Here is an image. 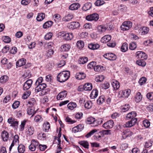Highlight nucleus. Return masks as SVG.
I'll list each match as a JSON object with an SVG mask.
<instances>
[{
  "label": "nucleus",
  "mask_w": 153,
  "mask_h": 153,
  "mask_svg": "<svg viewBox=\"0 0 153 153\" xmlns=\"http://www.w3.org/2000/svg\"><path fill=\"white\" fill-rule=\"evenodd\" d=\"M96 65V62L92 61L88 65L87 67L88 68H89L90 69H94Z\"/></svg>",
  "instance_id": "53"
},
{
  "label": "nucleus",
  "mask_w": 153,
  "mask_h": 153,
  "mask_svg": "<svg viewBox=\"0 0 153 153\" xmlns=\"http://www.w3.org/2000/svg\"><path fill=\"white\" fill-rule=\"evenodd\" d=\"M8 123L11 124L10 126L17 129L18 127L19 121L14 118L11 117L9 118L7 120Z\"/></svg>",
  "instance_id": "6"
},
{
  "label": "nucleus",
  "mask_w": 153,
  "mask_h": 153,
  "mask_svg": "<svg viewBox=\"0 0 153 153\" xmlns=\"http://www.w3.org/2000/svg\"><path fill=\"white\" fill-rule=\"evenodd\" d=\"M67 93V91H63L60 92L57 96V99L58 100H62L66 97Z\"/></svg>",
  "instance_id": "13"
},
{
  "label": "nucleus",
  "mask_w": 153,
  "mask_h": 153,
  "mask_svg": "<svg viewBox=\"0 0 153 153\" xmlns=\"http://www.w3.org/2000/svg\"><path fill=\"white\" fill-rule=\"evenodd\" d=\"M77 47L80 49L82 48L84 46V43L82 41L79 40L76 43Z\"/></svg>",
  "instance_id": "39"
},
{
  "label": "nucleus",
  "mask_w": 153,
  "mask_h": 153,
  "mask_svg": "<svg viewBox=\"0 0 153 153\" xmlns=\"http://www.w3.org/2000/svg\"><path fill=\"white\" fill-rule=\"evenodd\" d=\"M97 131V130L96 129L92 130L85 135V137L87 138H89L94 133Z\"/></svg>",
  "instance_id": "56"
},
{
  "label": "nucleus",
  "mask_w": 153,
  "mask_h": 153,
  "mask_svg": "<svg viewBox=\"0 0 153 153\" xmlns=\"http://www.w3.org/2000/svg\"><path fill=\"white\" fill-rule=\"evenodd\" d=\"M132 133L130 131H125L123 132L122 134L123 139H125L127 137H130L132 135Z\"/></svg>",
  "instance_id": "31"
},
{
  "label": "nucleus",
  "mask_w": 153,
  "mask_h": 153,
  "mask_svg": "<svg viewBox=\"0 0 153 153\" xmlns=\"http://www.w3.org/2000/svg\"><path fill=\"white\" fill-rule=\"evenodd\" d=\"M104 57L106 59L111 60H114L116 59L117 56L113 53H108L104 54Z\"/></svg>",
  "instance_id": "9"
},
{
  "label": "nucleus",
  "mask_w": 153,
  "mask_h": 153,
  "mask_svg": "<svg viewBox=\"0 0 153 153\" xmlns=\"http://www.w3.org/2000/svg\"><path fill=\"white\" fill-rule=\"evenodd\" d=\"M103 121V119L102 118H100L98 119V120H95H95L94 121V122L93 123H92V126H96L100 124H101Z\"/></svg>",
  "instance_id": "40"
},
{
  "label": "nucleus",
  "mask_w": 153,
  "mask_h": 153,
  "mask_svg": "<svg viewBox=\"0 0 153 153\" xmlns=\"http://www.w3.org/2000/svg\"><path fill=\"white\" fill-rule=\"evenodd\" d=\"M137 48V45L136 43L134 42H132L130 44L129 48L131 50H134Z\"/></svg>",
  "instance_id": "61"
},
{
  "label": "nucleus",
  "mask_w": 153,
  "mask_h": 153,
  "mask_svg": "<svg viewBox=\"0 0 153 153\" xmlns=\"http://www.w3.org/2000/svg\"><path fill=\"white\" fill-rule=\"evenodd\" d=\"M95 118L92 117L88 118L86 120L87 123L88 124H92L94 122Z\"/></svg>",
  "instance_id": "57"
},
{
  "label": "nucleus",
  "mask_w": 153,
  "mask_h": 153,
  "mask_svg": "<svg viewBox=\"0 0 153 153\" xmlns=\"http://www.w3.org/2000/svg\"><path fill=\"white\" fill-rule=\"evenodd\" d=\"M79 143L86 149L89 148V145L88 142L87 141L82 140L79 142Z\"/></svg>",
  "instance_id": "30"
},
{
  "label": "nucleus",
  "mask_w": 153,
  "mask_h": 153,
  "mask_svg": "<svg viewBox=\"0 0 153 153\" xmlns=\"http://www.w3.org/2000/svg\"><path fill=\"white\" fill-rule=\"evenodd\" d=\"M85 107L87 109H90L92 106V103L91 101H88L85 103Z\"/></svg>",
  "instance_id": "55"
},
{
  "label": "nucleus",
  "mask_w": 153,
  "mask_h": 153,
  "mask_svg": "<svg viewBox=\"0 0 153 153\" xmlns=\"http://www.w3.org/2000/svg\"><path fill=\"white\" fill-rule=\"evenodd\" d=\"M132 26V23L130 21H125L120 26L121 29L123 31H125L129 29Z\"/></svg>",
  "instance_id": "2"
},
{
  "label": "nucleus",
  "mask_w": 153,
  "mask_h": 153,
  "mask_svg": "<svg viewBox=\"0 0 153 153\" xmlns=\"http://www.w3.org/2000/svg\"><path fill=\"white\" fill-rule=\"evenodd\" d=\"M111 130H103L100 131L99 133L101 135L103 136L104 135H110L111 134Z\"/></svg>",
  "instance_id": "44"
},
{
  "label": "nucleus",
  "mask_w": 153,
  "mask_h": 153,
  "mask_svg": "<svg viewBox=\"0 0 153 153\" xmlns=\"http://www.w3.org/2000/svg\"><path fill=\"white\" fill-rule=\"evenodd\" d=\"M131 94V90L129 89L120 91L119 92V97L127 98Z\"/></svg>",
  "instance_id": "5"
},
{
  "label": "nucleus",
  "mask_w": 153,
  "mask_h": 153,
  "mask_svg": "<svg viewBox=\"0 0 153 153\" xmlns=\"http://www.w3.org/2000/svg\"><path fill=\"white\" fill-rule=\"evenodd\" d=\"M146 97L149 100H153V92H149L146 94Z\"/></svg>",
  "instance_id": "63"
},
{
  "label": "nucleus",
  "mask_w": 153,
  "mask_h": 153,
  "mask_svg": "<svg viewBox=\"0 0 153 153\" xmlns=\"http://www.w3.org/2000/svg\"><path fill=\"white\" fill-rule=\"evenodd\" d=\"M88 61V58L86 57H82L80 58L78 61L79 64H83L85 63Z\"/></svg>",
  "instance_id": "33"
},
{
  "label": "nucleus",
  "mask_w": 153,
  "mask_h": 153,
  "mask_svg": "<svg viewBox=\"0 0 153 153\" xmlns=\"http://www.w3.org/2000/svg\"><path fill=\"white\" fill-rule=\"evenodd\" d=\"M100 45L98 44H94L91 43L89 44L88 47L91 50H96L98 49L100 47Z\"/></svg>",
  "instance_id": "22"
},
{
  "label": "nucleus",
  "mask_w": 153,
  "mask_h": 153,
  "mask_svg": "<svg viewBox=\"0 0 153 153\" xmlns=\"http://www.w3.org/2000/svg\"><path fill=\"white\" fill-rule=\"evenodd\" d=\"M142 95L140 92H137L134 98V101L137 102H140L142 100Z\"/></svg>",
  "instance_id": "21"
},
{
  "label": "nucleus",
  "mask_w": 153,
  "mask_h": 153,
  "mask_svg": "<svg viewBox=\"0 0 153 153\" xmlns=\"http://www.w3.org/2000/svg\"><path fill=\"white\" fill-rule=\"evenodd\" d=\"M2 39L3 41L6 43H10L11 40V38L9 36H3Z\"/></svg>",
  "instance_id": "52"
},
{
  "label": "nucleus",
  "mask_w": 153,
  "mask_h": 153,
  "mask_svg": "<svg viewBox=\"0 0 153 153\" xmlns=\"http://www.w3.org/2000/svg\"><path fill=\"white\" fill-rule=\"evenodd\" d=\"M74 16L71 14H69L65 16L62 19V20L65 22H67L70 21L73 18Z\"/></svg>",
  "instance_id": "24"
},
{
  "label": "nucleus",
  "mask_w": 153,
  "mask_h": 153,
  "mask_svg": "<svg viewBox=\"0 0 153 153\" xmlns=\"http://www.w3.org/2000/svg\"><path fill=\"white\" fill-rule=\"evenodd\" d=\"M33 83L32 79H29L27 80L24 83L23 85V89L25 91L27 90L31 87Z\"/></svg>",
  "instance_id": "8"
},
{
  "label": "nucleus",
  "mask_w": 153,
  "mask_h": 153,
  "mask_svg": "<svg viewBox=\"0 0 153 153\" xmlns=\"http://www.w3.org/2000/svg\"><path fill=\"white\" fill-rule=\"evenodd\" d=\"M111 83L114 90H117L120 87L119 82L115 79H112L111 81Z\"/></svg>",
  "instance_id": "15"
},
{
  "label": "nucleus",
  "mask_w": 153,
  "mask_h": 153,
  "mask_svg": "<svg viewBox=\"0 0 153 153\" xmlns=\"http://www.w3.org/2000/svg\"><path fill=\"white\" fill-rule=\"evenodd\" d=\"M136 56L138 58L142 60L146 59L147 58V56L144 52L138 51L136 53Z\"/></svg>",
  "instance_id": "10"
},
{
  "label": "nucleus",
  "mask_w": 153,
  "mask_h": 153,
  "mask_svg": "<svg viewBox=\"0 0 153 153\" xmlns=\"http://www.w3.org/2000/svg\"><path fill=\"white\" fill-rule=\"evenodd\" d=\"M62 36L66 40H70L73 38L74 36L72 33H62Z\"/></svg>",
  "instance_id": "12"
},
{
  "label": "nucleus",
  "mask_w": 153,
  "mask_h": 153,
  "mask_svg": "<svg viewBox=\"0 0 153 153\" xmlns=\"http://www.w3.org/2000/svg\"><path fill=\"white\" fill-rule=\"evenodd\" d=\"M80 6V4L78 3H74L71 4L69 7L70 10H77Z\"/></svg>",
  "instance_id": "20"
},
{
  "label": "nucleus",
  "mask_w": 153,
  "mask_h": 153,
  "mask_svg": "<svg viewBox=\"0 0 153 153\" xmlns=\"http://www.w3.org/2000/svg\"><path fill=\"white\" fill-rule=\"evenodd\" d=\"M140 33H141V35H145L149 31V29L146 27H143L140 29Z\"/></svg>",
  "instance_id": "29"
},
{
  "label": "nucleus",
  "mask_w": 153,
  "mask_h": 153,
  "mask_svg": "<svg viewBox=\"0 0 153 153\" xmlns=\"http://www.w3.org/2000/svg\"><path fill=\"white\" fill-rule=\"evenodd\" d=\"M26 62V59L24 58L18 60L16 62V66L20 67L25 65Z\"/></svg>",
  "instance_id": "16"
},
{
  "label": "nucleus",
  "mask_w": 153,
  "mask_h": 153,
  "mask_svg": "<svg viewBox=\"0 0 153 153\" xmlns=\"http://www.w3.org/2000/svg\"><path fill=\"white\" fill-rule=\"evenodd\" d=\"M75 76L76 79L79 80L84 79L85 77L86 76L84 73L81 72L76 73Z\"/></svg>",
  "instance_id": "19"
},
{
  "label": "nucleus",
  "mask_w": 153,
  "mask_h": 153,
  "mask_svg": "<svg viewBox=\"0 0 153 153\" xmlns=\"http://www.w3.org/2000/svg\"><path fill=\"white\" fill-rule=\"evenodd\" d=\"M144 60H139L137 61V64L139 66H144L146 65V63L144 61Z\"/></svg>",
  "instance_id": "54"
},
{
  "label": "nucleus",
  "mask_w": 153,
  "mask_h": 153,
  "mask_svg": "<svg viewBox=\"0 0 153 153\" xmlns=\"http://www.w3.org/2000/svg\"><path fill=\"white\" fill-rule=\"evenodd\" d=\"M109 84L107 82H105L101 85V87L104 89H106L108 88L109 87Z\"/></svg>",
  "instance_id": "50"
},
{
  "label": "nucleus",
  "mask_w": 153,
  "mask_h": 153,
  "mask_svg": "<svg viewBox=\"0 0 153 153\" xmlns=\"http://www.w3.org/2000/svg\"><path fill=\"white\" fill-rule=\"evenodd\" d=\"M92 4L90 2H88L84 4L82 8L83 10L86 11L90 10Z\"/></svg>",
  "instance_id": "25"
},
{
  "label": "nucleus",
  "mask_w": 153,
  "mask_h": 153,
  "mask_svg": "<svg viewBox=\"0 0 153 153\" xmlns=\"http://www.w3.org/2000/svg\"><path fill=\"white\" fill-rule=\"evenodd\" d=\"M36 86L35 89V91L36 92H38L44 90L46 87V85L44 83L36 85Z\"/></svg>",
  "instance_id": "11"
},
{
  "label": "nucleus",
  "mask_w": 153,
  "mask_h": 153,
  "mask_svg": "<svg viewBox=\"0 0 153 153\" xmlns=\"http://www.w3.org/2000/svg\"><path fill=\"white\" fill-rule=\"evenodd\" d=\"M27 112L29 115H32L31 117L33 116L36 113V111L34 109L32 108V107H29L27 109Z\"/></svg>",
  "instance_id": "36"
},
{
  "label": "nucleus",
  "mask_w": 153,
  "mask_h": 153,
  "mask_svg": "<svg viewBox=\"0 0 153 153\" xmlns=\"http://www.w3.org/2000/svg\"><path fill=\"white\" fill-rule=\"evenodd\" d=\"M98 95V91L97 89H94L92 91L90 94V97L91 99L96 98Z\"/></svg>",
  "instance_id": "32"
},
{
  "label": "nucleus",
  "mask_w": 153,
  "mask_h": 153,
  "mask_svg": "<svg viewBox=\"0 0 153 153\" xmlns=\"http://www.w3.org/2000/svg\"><path fill=\"white\" fill-rule=\"evenodd\" d=\"M27 121L24 120L22 121L21 125L19 126V130L21 131H23L24 129L25 126Z\"/></svg>",
  "instance_id": "49"
},
{
  "label": "nucleus",
  "mask_w": 153,
  "mask_h": 153,
  "mask_svg": "<svg viewBox=\"0 0 153 153\" xmlns=\"http://www.w3.org/2000/svg\"><path fill=\"white\" fill-rule=\"evenodd\" d=\"M103 68V66L99 65H96L94 68V70L97 72H100L102 71V69Z\"/></svg>",
  "instance_id": "58"
},
{
  "label": "nucleus",
  "mask_w": 153,
  "mask_h": 153,
  "mask_svg": "<svg viewBox=\"0 0 153 153\" xmlns=\"http://www.w3.org/2000/svg\"><path fill=\"white\" fill-rule=\"evenodd\" d=\"M137 116V113L135 111H131L127 114L126 118L127 120H130L135 117Z\"/></svg>",
  "instance_id": "17"
},
{
  "label": "nucleus",
  "mask_w": 153,
  "mask_h": 153,
  "mask_svg": "<svg viewBox=\"0 0 153 153\" xmlns=\"http://www.w3.org/2000/svg\"><path fill=\"white\" fill-rule=\"evenodd\" d=\"M71 48V46L68 44H65L62 45L61 46V49L63 51H68Z\"/></svg>",
  "instance_id": "26"
},
{
  "label": "nucleus",
  "mask_w": 153,
  "mask_h": 153,
  "mask_svg": "<svg viewBox=\"0 0 153 153\" xmlns=\"http://www.w3.org/2000/svg\"><path fill=\"white\" fill-rule=\"evenodd\" d=\"M111 36L109 35H105L102 38L101 41L102 42L106 43V42H109V41L111 40Z\"/></svg>",
  "instance_id": "23"
},
{
  "label": "nucleus",
  "mask_w": 153,
  "mask_h": 153,
  "mask_svg": "<svg viewBox=\"0 0 153 153\" xmlns=\"http://www.w3.org/2000/svg\"><path fill=\"white\" fill-rule=\"evenodd\" d=\"M46 136L45 134L44 133H40L38 134L37 136V138L41 140H46Z\"/></svg>",
  "instance_id": "43"
},
{
  "label": "nucleus",
  "mask_w": 153,
  "mask_h": 153,
  "mask_svg": "<svg viewBox=\"0 0 153 153\" xmlns=\"http://www.w3.org/2000/svg\"><path fill=\"white\" fill-rule=\"evenodd\" d=\"M61 128H60V130H59V133L58 134V135H57V142H56V143H57L58 145H59L61 143V140L60 139V138L61 136Z\"/></svg>",
  "instance_id": "51"
},
{
  "label": "nucleus",
  "mask_w": 153,
  "mask_h": 153,
  "mask_svg": "<svg viewBox=\"0 0 153 153\" xmlns=\"http://www.w3.org/2000/svg\"><path fill=\"white\" fill-rule=\"evenodd\" d=\"M28 103L29 105V107H32L36 104V101L35 99L33 98L29 99L28 100Z\"/></svg>",
  "instance_id": "38"
},
{
  "label": "nucleus",
  "mask_w": 153,
  "mask_h": 153,
  "mask_svg": "<svg viewBox=\"0 0 153 153\" xmlns=\"http://www.w3.org/2000/svg\"><path fill=\"white\" fill-rule=\"evenodd\" d=\"M107 27L104 26L100 25L97 27V29L99 32L101 33L104 32Z\"/></svg>",
  "instance_id": "46"
},
{
  "label": "nucleus",
  "mask_w": 153,
  "mask_h": 153,
  "mask_svg": "<svg viewBox=\"0 0 153 153\" xmlns=\"http://www.w3.org/2000/svg\"><path fill=\"white\" fill-rule=\"evenodd\" d=\"M43 126L45 128L44 130L45 132H48L50 128V124L48 122L45 123L43 125Z\"/></svg>",
  "instance_id": "47"
},
{
  "label": "nucleus",
  "mask_w": 153,
  "mask_h": 153,
  "mask_svg": "<svg viewBox=\"0 0 153 153\" xmlns=\"http://www.w3.org/2000/svg\"><path fill=\"white\" fill-rule=\"evenodd\" d=\"M86 19L89 21H97L99 19V15L96 13L87 16L86 17Z\"/></svg>",
  "instance_id": "4"
},
{
  "label": "nucleus",
  "mask_w": 153,
  "mask_h": 153,
  "mask_svg": "<svg viewBox=\"0 0 153 153\" xmlns=\"http://www.w3.org/2000/svg\"><path fill=\"white\" fill-rule=\"evenodd\" d=\"M45 15L44 13H42L38 14L36 17V19L38 21H41L45 18Z\"/></svg>",
  "instance_id": "37"
},
{
  "label": "nucleus",
  "mask_w": 153,
  "mask_h": 153,
  "mask_svg": "<svg viewBox=\"0 0 153 153\" xmlns=\"http://www.w3.org/2000/svg\"><path fill=\"white\" fill-rule=\"evenodd\" d=\"M146 80V79L145 77H142L139 79V82L140 85H142L145 83Z\"/></svg>",
  "instance_id": "64"
},
{
  "label": "nucleus",
  "mask_w": 153,
  "mask_h": 153,
  "mask_svg": "<svg viewBox=\"0 0 153 153\" xmlns=\"http://www.w3.org/2000/svg\"><path fill=\"white\" fill-rule=\"evenodd\" d=\"M8 79L7 76H2L0 78V82L1 83H5L8 80Z\"/></svg>",
  "instance_id": "48"
},
{
  "label": "nucleus",
  "mask_w": 153,
  "mask_h": 153,
  "mask_svg": "<svg viewBox=\"0 0 153 153\" xmlns=\"http://www.w3.org/2000/svg\"><path fill=\"white\" fill-rule=\"evenodd\" d=\"M105 2L103 0H97L95 3V4L97 6H100L104 4Z\"/></svg>",
  "instance_id": "59"
},
{
  "label": "nucleus",
  "mask_w": 153,
  "mask_h": 153,
  "mask_svg": "<svg viewBox=\"0 0 153 153\" xmlns=\"http://www.w3.org/2000/svg\"><path fill=\"white\" fill-rule=\"evenodd\" d=\"M20 105V102L19 101H16L12 105V108L16 109Z\"/></svg>",
  "instance_id": "60"
},
{
  "label": "nucleus",
  "mask_w": 153,
  "mask_h": 153,
  "mask_svg": "<svg viewBox=\"0 0 153 153\" xmlns=\"http://www.w3.org/2000/svg\"><path fill=\"white\" fill-rule=\"evenodd\" d=\"M114 123L113 120H110L105 122L103 125V127L105 129L112 128L114 126Z\"/></svg>",
  "instance_id": "7"
},
{
  "label": "nucleus",
  "mask_w": 153,
  "mask_h": 153,
  "mask_svg": "<svg viewBox=\"0 0 153 153\" xmlns=\"http://www.w3.org/2000/svg\"><path fill=\"white\" fill-rule=\"evenodd\" d=\"M129 108V105L128 104H125L123 106V108L122 109V112H125L128 111Z\"/></svg>",
  "instance_id": "62"
},
{
  "label": "nucleus",
  "mask_w": 153,
  "mask_h": 153,
  "mask_svg": "<svg viewBox=\"0 0 153 153\" xmlns=\"http://www.w3.org/2000/svg\"><path fill=\"white\" fill-rule=\"evenodd\" d=\"M76 106L77 105L76 103L71 102H70L68 104L67 107L69 109L73 110L74 108L76 107Z\"/></svg>",
  "instance_id": "41"
},
{
  "label": "nucleus",
  "mask_w": 153,
  "mask_h": 153,
  "mask_svg": "<svg viewBox=\"0 0 153 153\" xmlns=\"http://www.w3.org/2000/svg\"><path fill=\"white\" fill-rule=\"evenodd\" d=\"M18 150L19 153H24L25 151V146L22 144L19 145L18 147Z\"/></svg>",
  "instance_id": "34"
},
{
  "label": "nucleus",
  "mask_w": 153,
  "mask_h": 153,
  "mask_svg": "<svg viewBox=\"0 0 153 153\" xmlns=\"http://www.w3.org/2000/svg\"><path fill=\"white\" fill-rule=\"evenodd\" d=\"M80 26V24L79 22H75L71 23L70 24L69 26V27L70 29H74L79 27Z\"/></svg>",
  "instance_id": "18"
},
{
  "label": "nucleus",
  "mask_w": 153,
  "mask_h": 153,
  "mask_svg": "<svg viewBox=\"0 0 153 153\" xmlns=\"http://www.w3.org/2000/svg\"><path fill=\"white\" fill-rule=\"evenodd\" d=\"M128 48V45L126 43H123L121 48V49L122 52H126V51Z\"/></svg>",
  "instance_id": "45"
},
{
  "label": "nucleus",
  "mask_w": 153,
  "mask_h": 153,
  "mask_svg": "<svg viewBox=\"0 0 153 153\" xmlns=\"http://www.w3.org/2000/svg\"><path fill=\"white\" fill-rule=\"evenodd\" d=\"M1 136L2 139L4 142H6L8 140L9 134L7 131H3L1 133Z\"/></svg>",
  "instance_id": "14"
},
{
  "label": "nucleus",
  "mask_w": 153,
  "mask_h": 153,
  "mask_svg": "<svg viewBox=\"0 0 153 153\" xmlns=\"http://www.w3.org/2000/svg\"><path fill=\"white\" fill-rule=\"evenodd\" d=\"M39 142L34 139L32 140L31 141V144L29 146V149L31 151H35L36 147L38 146Z\"/></svg>",
  "instance_id": "3"
},
{
  "label": "nucleus",
  "mask_w": 153,
  "mask_h": 153,
  "mask_svg": "<svg viewBox=\"0 0 153 153\" xmlns=\"http://www.w3.org/2000/svg\"><path fill=\"white\" fill-rule=\"evenodd\" d=\"M53 22L51 21H48L45 22L43 25V27L44 28H47L51 26Z\"/></svg>",
  "instance_id": "42"
},
{
  "label": "nucleus",
  "mask_w": 153,
  "mask_h": 153,
  "mask_svg": "<svg viewBox=\"0 0 153 153\" xmlns=\"http://www.w3.org/2000/svg\"><path fill=\"white\" fill-rule=\"evenodd\" d=\"M34 129L33 127L30 126L27 128V134L29 136L32 135L34 133Z\"/></svg>",
  "instance_id": "28"
},
{
  "label": "nucleus",
  "mask_w": 153,
  "mask_h": 153,
  "mask_svg": "<svg viewBox=\"0 0 153 153\" xmlns=\"http://www.w3.org/2000/svg\"><path fill=\"white\" fill-rule=\"evenodd\" d=\"M83 89L85 91H91L92 88V84L91 83H86L83 86Z\"/></svg>",
  "instance_id": "27"
},
{
  "label": "nucleus",
  "mask_w": 153,
  "mask_h": 153,
  "mask_svg": "<svg viewBox=\"0 0 153 153\" xmlns=\"http://www.w3.org/2000/svg\"><path fill=\"white\" fill-rule=\"evenodd\" d=\"M105 97L104 96H100L97 100V104L100 105L102 104L105 101Z\"/></svg>",
  "instance_id": "35"
},
{
  "label": "nucleus",
  "mask_w": 153,
  "mask_h": 153,
  "mask_svg": "<svg viewBox=\"0 0 153 153\" xmlns=\"http://www.w3.org/2000/svg\"><path fill=\"white\" fill-rule=\"evenodd\" d=\"M70 75V72L69 71H62L58 75L57 80L60 82H64L69 79Z\"/></svg>",
  "instance_id": "1"
}]
</instances>
